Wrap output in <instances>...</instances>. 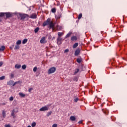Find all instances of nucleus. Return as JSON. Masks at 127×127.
Segmentation results:
<instances>
[{
    "instance_id": "1",
    "label": "nucleus",
    "mask_w": 127,
    "mask_h": 127,
    "mask_svg": "<svg viewBox=\"0 0 127 127\" xmlns=\"http://www.w3.org/2000/svg\"><path fill=\"white\" fill-rule=\"evenodd\" d=\"M46 25H49L50 29H52L53 30H54L55 24H54L53 21H51V19H50V18H48L46 21L43 22V26L45 27L46 26Z\"/></svg>"
},
{
    "instance_id": "2",
    "label": "nucleus",
    "mask_w": 127,
    "mask_h": 127,
    "mask_svg": "<svg viewBox=\"0 0 127 127\" xmlns=\"http://www.w3.org/2000/svg\"><path fill=\"white\" fill-rule=\"evenodd\" d=\"M56 71V67H51L48 70V74H53V73H55Z\"/></svg>"
},
{
    "instance_id": "3",
    "label": "nucleus",
    "mask_w": 127,
    "mask_h": 127,
    "mask_svg": "<svg viewBox=\"0 0 127 127\" xmlns=\"http://www.w3.org/2000/svg\"><path fill=\"white\" fill-rule=\"evenodd\" d=\"M48 110H49V107L46 106L41 108L39 111L40 112H44L45 111H48Z\"/></svg>"
},
{
    "instance_id": "4",
    "label": "nucleus",
    "mask_w": 127,
    "mask_h": 127,
    "mask_svg": "<svg viewBox=\"0 0 127 127\" xmlns=\"http://www.w3.org/2000/svg\"><path fill=\"white\" fill-rule=\"evenodd\" d=\"M40 42V43H42L43 44L46 43L47 41H46V39L45 38V37L41 38Z\"/></svg>"
},
{
    "instance_id": "5",
    "label": "nucleus",
    "mask_w": 127,
    "mask_h": 127,
    "mask_svg": "<svg viewBox=\"0 0 127 127\" xmlns=\"http://www.w3.org/2000/svg\"><path fill=\"white\" fill-rule=\"evenodd\" d=\"M57 44H58V45H60V44H62V38H61V37H58L57 39Z\"/></svg>"
},
{
    "instance_id": "6",
    "label": "nucleus",
    "mask_w": 127,
    "mask_h": 127,
    "mask_svg": "<svg viewBox=\"0 0 127 127\" xmlns=\"http://www.w3.org/2000/svg\"><path fill=\"white\" fill-rule=\"evenodd\" d=\"M21 19H25V18H28V15L26 14H23L20 15Z\"/></svg>"
},
{
    "instance_id": "7",
    "label": "nucleus",
    "mask_w": 127,
    "mask_h": 127,
    "mask_svg": "<svg viewBox=\"0 0 127 127\" xmlns=\"http://www.w3.org/2000/svg\"><path fill=\"white\" fill-rule=\"evenodd\" d=\"M81 52V50L80 49H77L75 50L74 53L75 56H78L79 54H80V52Z\"/></svg>"
},
{
    "instance_id": "8",
    "label": "nucleus",
    "mask_w": 127,
    "mask_h": 127,
    "mask_svg": "<svg viewBox=\"0 0 127 127\" xmlns=\"http://www.w3.org/2000/svg\"><path fill=\"white\" fill-rule=\"evenodd\" d=\"M7 85L8 86H13V80H10L7 82Z\"/></svg>"
},
{
    "instance_id": "9",
    "label": "nucleus",
    "mask_w": 127,
    "mask_h": 127,
    "mask_svg": "<svg viewBox=\"0 0 127 127\" xmlns=\"http://www.w3.org/2000/svg\"><path fill=\"white\" fill-rule=\"evenodd\" d=\"M15 69H20V68H21V65L19 64H16L15 65Z\"/></svg>"
},
{
    "instance_id": "10",
    "label": "nucleus",
    "mask_w": 127,
    "mask_h": 127,
    "mask_svg": "<svg viewBox=\"0 0 127 127\" xmlns=\"http://www.w3.org/2000/svg\"><path fill=\"white\" fill-rule=\"evenodd\" d=\"M71 40L72 41H76V40H77V37L75 36H73L71 37Z\"/></svg>"
},
{
    "instance_id": "11",
    "label": "nucleus",
    "mask_w": 127,
    "mask_h": 127,
    "mask_svg": "<svg viewBox=\"0 0 127 127\" xmlns=\"http://www.w3.org/2000/svg\"><path fill=\"white\" fill-rule=\"evenodd\" d=\"M71 34H72V32H69L65 36L64 38L66 39V38H68V37H70L71 36Z\"/></svg>"
},
{
    "instance_id": "12",
    "label": "nucleus",
    "mask_w": 127,
    "mask_h": 127,
    "mask_svg": "<svg viewBox=\"0 0 127 127\" xmlns=\"http://www.w3.org/2000/svg\"><path fill=\"white\" fill-rule=\"evenodd\" d=\"M70 120L72 122H74V121H76V117H75V116H70Z\"/></svg>"
},
{
    "instance_id": "13",
    "label": "nucleus",
    "mask_w": 127,
    "mask_h": 127,
    "mask_svg": "<svg viewBox=\"0 0 127 127\" xmlns=\"http://www.w3.org/2000/svg\"><path fill=\"white\" fill-rule=\"evenodd\" d=\"M19 96L21 98H24V97H25V94H23L22 92H19Z\"/></svg>"
},
{
    "instance_id": "14",
    "label": "nucleus",
    "mask_w": 127,
    "mask_h": 127,
    "mask_svg": "<svg viewBox=\"0 0 127 127\" xmlns=\"http://www.w3.org/2000/svg\"><path fill=\"white\" fill-rule=\"evenodd\" d=\"M30 17H31V18H36V17H37L36 14H35V13L32 14L31 15Z\"/></svg>"
},
{
    "instance_id": "15",
    "label": "nucleus",
    "mask_w": 127,
    "mask_h": 127,
    "mask_svg": "<svg viewBox=\"0 0 127 127\" xmlns=\"http://www.w3.org/2000/svg\"><path fill=\"white\" fill-rule=\"evenodd\" d=\"M4 14H5L6 17H10L11 16V14L10 13H4Z\"/></svg>"
},
{
    "instance_id": "16",
    "label": "nucleus",
    "mask_w": 127,
    "mask_h": 127,
    "mask_svg": "<svg viewBox=\"0 0 127 127\" xmlns=\"http://www.w3.org/2000/svg\"><path fill=\"white\" fill-rule=\"evenodd\" d=\"M77 63H81L82 62V58H78L76 60Z\"/></svg>"
},
{
    "instance_id": "17",
    "label": "nucleus",
    "mask_w": 127,
    "mask_h": 127,
    "mask_svg": "<svg viewBox=\"0 0 127 127\" xmlns=\"http://www.w3.org/2000/svg\"><path fill=\"white\" fill-rule=\"evenodd\" d=\"M14 112H15L14 110H13L11 112V115L12 116V117H13V119H14V118H15V116L14 115Z\"/></svg>"
},
{
    "instance_id": "18",
    "label": "nucleus",
    "mask_w": 127,
    "mask_h": 127,
    "mask_svg": "<svg viewBox=\"0 0 127 127\" xmlns=\"http://www.w3.org/2000/svg\"><path fill=\"white\" fill-rule=\"evenodd\" d=\"M5 49V47H4V46H2L0 48V51H3Z\"/></svg>"
},
{
    "instance_id": "19",
    "label": "nucleus",
    "mask_w": 127,
    "mask_h": 127,
    "mask_svg": "<svg viewBox=\"0 0 127 127\" xmlns=\"http://www.w3.org/2000/svg\"><path fill=\"white\" fill-rule=\"evenodd\" d=\"M2 115L3 118H5V117H6V114L5 113V111H2Z\"/></svg>"
},
{
    "instance_id": "20",
    "label": "nucleus",
    "mask_w": 127,
    "mask_h": 127,
    "mask_svg": "<svg viewBox=\"0 0 127 127\" xmlns=\"http://www.w3.org/2000/svg\"><path fill=\"white\" fill-rule=\"evenodd\" d=\"M59 37H61V36H63V35L64 34L63 32H59L58 33Z\"/></svg>"
},
{
    "instance_id": "21",
    "label": "nucleus",
    "mask_w": 127,
    "mask_h": 127,
    "mask_svg": "<svg viewBox=\"0 0 127 127\" xmlns=\"http://www.w3.org/2000/svg\"><path fill=\"white\" fill-rule=\"evenodd\" d=\"M78 45H79V44H78V43H75L73 45V48L75 49L76 48Z\"/></svg>"
},
{
    "instance_id": "22",
    "label": "nucleus",
    "mask_w": 127,
    "mask_h": 127,
    "mask_svg": "<svg viewBox=\"0 0 127 127\" xmlns=\"http://www.w3.org/2000/svg\"><path fill=\"white\" fill-rule=\"evenodd\" d=\"M16 44H17V45H20V44H21V40H18L16 42Z\"/></svg>"
},
{
    "instance_id": "23",
    "label": "nucleus",
    "mask_w": 127,
    "mask_h": 127,
    "mask_svg": "<svg viewBox=\"0 0 127 127\" xmlns=\"http://www.w3.org/2000/svg\"><path fill=\"white\" fill-rule=\"evenodd\" d=\"M79 71H80V69H78V68H77L75 70V71H74V75H76V74H77V73H78L79 72Z\"/></svg>"
},
{
    "instance_id": "24",
    "label": "nucleus",
    "mask_w": 127,
    "mask_h": 127,
    "mask_svg": "<svg viewBox=\"0 0 127 127\" xmlns=\"http://www.w3.org/2000/svg\"><path fill=\"white\" fill-rule=\"evenodd\" d=\"M27 42V39H24L22 41V44H25Z\"/></svg>"
},
{
    "instance_id": "25",
    "label": "nucleus",
    "mask_w": 127,
    "mask_h": 127,
    "mask_svg": "<svg viewBox=\"0 0 127 127\" xmlns=\"http://www.w3.org/2000/svg\"><path fill=\"white\" fill-rule=\"evenodd\" d=\"M39 30V28L37 27L36 29H35V30H34L35 33H37V32H38Z\"/></svg>"
},
{
    "instance_id": "26",
    "label": "nucleus",
    "mask_w": 127,
    "mask_h": 127,
    "mask_svg": "<svg viewBox=\"0 0 127 127\" xmlns=\"http://www.w3.org/2000/svg\"><path fill=\"white\" fill-rule=\"evenodd\" d=\"M52 12H53V13H55V12H56V8H52Z\"/></svg>"
},
{
    "instance_id": "27",
    "label": "nucleus",
    "mask_w": 127,
    "mask_h": 127,
    "mask_svg": "<svg viewBox=\"0 0 127 127\" xmlns=\"http://www.w3.org/2000/svg\"><path fill=\"white\" fill-rule=\"evenodd\" d=\"M17 49H19V46L18 45H16L14 48L15 50H16Z\"/></svg>"
},
{
    "instance_id": "28",
    "label": "nucleus",
    "mask_w": 127,
    "mask_h": 127,
    "mask_svg": "<svg viewBox=\"0 0 127 127\" xmlns=\"http://www.w3.org/2000/svg\"><path fill=\"white\" fill-rule=\"evenodd\" d=\"M4 79H5V76H2L1 77H0V80H4Z\"/></svg>"
},
{
    "instance_id": "29",
    "label": "nucleus",
    "mask_w": 127,
    "mask_h": 127,
    "mask_svg": "<svg viewBox=\"0 0 127 127\" xmlns=\"http://www.w3.org/2000/svg\"><path fill=\"white\" fill-rule=\"evenodd\" d=\"M51 114H52V111L48 112L47 114V117H49V116H51Z\"/></svg>"
},
{
    "instance_id": "30",
    "label": "nucleus",
    "mask_w": 127,
    "mask_h": 127,
    "mask_svg": "<svg viewBox=\"0 0 127 127\" xmlns=\"http://www.w3.org/2000/svg\"><path fill=\"white\" fill-rule=\"evenodd\" d=\"M22 69H23V70H25V69H26V65L24 64L22 66Z\"/></svg>"
},
{
    "instance_id": "31",
    "label": "nucleus",
    "mask_w": 127,
    "mask_h": 127,
    "mask_svg": "<svg viewBox=\"0 0 127 127\" xmlns=\"http://www.w3.org/2000/svg\"><path fill=\"white\" fill-rule=\"evenodd\" d=\"M32 127H35L36 126V123L33 122L31 124Z\"/></svg>"
},
{
    "instance_id": "32",
    "label": "nucleus",
    "mask_w": 127,
    "mask_h": 127,
    "mask_svg": "<svg viewBox=\"0 0 127 127\" xmlns=\"http://www.w3.org/2000/svg\"><path fill=\"white\" fill-rule=\"evenodd\" d=\"M14 98L13 96H11L9 98V101H10L11 102H12V101H13Z\"/></svg>"
},
{
    "instance_id": "33",
    "label": "nucleus",
    "mask_w": 127,
    "mask_h": 127,
    "mask_svg": "<svg viewBox=\"0 0 127 127\" xmlns=\"http://www.w3.org/2000/svg\"><path fill=\"white\" fill-rule=\"evenodd\" d=\"M2 16H4V13L3 12L0 13V17H2Z\"/></svg>"
},
{
    "instance_id": "34",
    "label": "nucleus",
    "mask_w": 127,
    "mask_h": 127,
    "mask_svg": "<svg viewBox=\"0 0 127 127\" xmlns=\"http://www.w3.org/2000/svg\"><path fill=\"white\" fill-rule=\"evenodd\" d=\"M81 17H82V13H80L78 15V19H81Z\"/></svg>"
},
{
    "instance_id": "35",
    "label": "nucleus",
    "mask_w": 127,
    "mask_h": 127,
    "mask_svg": "<svg viewBox=\"0 0 127 127\" xmlns=\"http://www.w3.org/2000/svg\"><path fill=\"white\" fill-rule=\"evenodd\" d=\"M33 71L34 72H36V71H37V67H36V66L34 67L33 68Z\"/></svg>"
},
{
    "instance_id": "36",
    "label": "nucleus",
    "mask_w": 127,
    "mask_h": 127,
    "mask_svg": "<svg viewBox=\"0 0 127 127\" xmlns=\"http://www.w3.org/2000/svg\"><path fill=\"white\" fill-rule=\"evenodd\" d=\"M68 52H69V49H65L64 51V53H67Z\"/></svg>"
},
{
    "instance_id": "37",
    "label": "nucleus",
    "mask_w": 127,
    "mask_h": 127,
    "mask_svg": "<svg viewBox=\"0 0 127 127\" xmlns=\"http://www.w3.org/2000/svg\"><path fill=\"white\" fill-rule=\"evenodd\" d=\"M74 101L75 103H77V102H78L79 101V98H76L74 99Z\"/></svg>"
},
{
    "instance_id": "38",
    "label": "nucleus",
    "mask_w": 127,
    "mask_h": 127,
    "mask_svg": "<svg viewBox=\"0 0 127 127\" xmlns=\"http://www.w3.org/2000/svg\"><path fill=\"white\" fill-rule=\"evenodd\" d=\"M73 81H78V78L77 77H74V78H73Z\"/></svg>"
},
{
    "instance_id": "39",
    "label": "nucleus",
    "mask_w": 127,
    "mask_h": 127,
    "mask_svg": "<svg viewBox=\"0 0 127 127\" xmlns=\"http://www.w3.org/2000/svg\"><path fill=\"white\" fill-rule=\"evenodd\" d=\"M5 127H11L9 124H7L4 125Z\"/></svg>"
},
{
    "instance_id": "40",
    "label": "nucleus",
    "mask_w": 127,
    "mask_h": 127,
    "mask_svg": "<svg viewBox=\"0 0 127 127\" xmlns=\"http://www.w3.org/2000/svg\"><path fill=\"white\" fill-rule=\"evenodd\" d=\"M10 77L12 79V78L14 77V74H13V73H11Z\"/></svg>"
},
{
    "instance_id": "41",
    "label": "nucleus",
    "mask_w": 127,
    "mask_h": 127,
    "mask_svg": "<svg viewBox=\"0 0 127 127\" xmlns=\"http://www.w3.org/2000/svg\"><path fill=\"white\" fill-rule=\"evenodd\" d=\"M32 90H33V88H30L29 89L28 92H29V93H30V92H31V91H32Z\"/></svg>"
},
{
    "instance_id": "42",
    "label": "nucleus",
    "mask_w": 127,
    "mask_h": 127,
    "mask_svg": "<svg viewBox=\"0 0 127 127\" xmlns=\"http://www.w3.org/2000/svg\"><path fill=\"white\" fill-rule=\"evenodd\" d=\"M3 64V62H0V67H1V66H2Z\"/></svg>"
},
{
    "instance_id": "43",
    "label": "nucleus",
    "mask_w": 127,
    "mask_h": 127,
    "mask_svg": "<svg viewBox=\"0 0 127 127\" xmlns=\"http://www.w3.org/2000/svg\"><path fill=\"white\" fill-rule=\"evenodd\" d=\"M17 84V81L15 82L14 83H13V87L15 86Z\"/></svg>"
},
{
    "instance_id": "44",
    "label": "nucleus",
    "mask_w": 127,
    "mask_h": 127,
    "mask_svg": "<svg viewBox=\"0 0 127 127\" xmlns=\"http://www.w3.org/2000/svg\"><path fill=\"white\" fill-rule=\"evenodd\" d=\"M52 127H57V124H53L52 126Z\"/></svg>"
},
{
    "instance_id": "45",
    "label": "nucleus",
    "mask_w": 127,
    "mask_h": 127,
    "mask_svg": "<svg viewBox=\"0 0 127 127\" xmlns=\"http://www.w3.org/2000/svg\"><path fill=\"white\" fill-rule=\"evenodd\" d=\"M17 84H21L22 83V82L20 81H17Z\"/></svg>"
},
{
    "instance_id": "46",
    "label": "nucleus",
    "mask_w": 127,
    "mask_h": 127,
    "mask_svg": "<svg viewBox=\"0 0 127 127\" xmlns=\"http://www.w3.org/2000/svg\"><path fill=\"white\" fill-rule=\"evenodd\" d=\"M2 106H5L6 103H3L1 104Z\"/></svg>"
},
{
    "instance_id": "47",
    "label": "nucleus",
    "mask_w": 127,
    "mask_h": 127,
    "mask_svg": "<svg viewBox=\"0 0 127 127\" xmlns=\"http://www.w3.org/2000/svg\"><path fill=\"white\" fill-rule=\"evenodd\" d=\"M82 123H83V121H79L78 124H82Z\"/></svg>"
},
{
    "instance_id": "48",
    "label": "nucleus",
    "mask_w": 127,
    "mask_h": 127,
    "mask_svg": "<svg viewBox=\"0 0 127 127\" xmlns=\"http://www.w3.org/2000/svg\"><path fill=\"white\" fill-rule=\"evenodd\" d=\"M60 17H61V15H60V16H57V18H60Z\"/></svg>"
},
{
    "instance_id": "49",
    "label": "nucleus",
    "mask_w": 127,
    "mask_h": 127,
    "mask_svg": "<svg viewBox=\"0 0 127 127\" xmlns=\"http://www.w3.org/2000/svg\"><path fill=\"white\" fill-rule=\"evenodd\" d=\"M10 49H12V47H10Z\"/></svg>"
},
{
    "instance_id": "50",
    "label": "nucleus",
    "mask_w": 127,
    "mask_h": 127,
    "mask_svg": "<svg viewBox=\"0 0 127 127\" xmlns=\"http://www.w3.org/2000/svg\"><path fill=\"white\" fill-rule=\"evenodd\" d=\"M27 127H31V126H28Z\"/></svg>"
},
{
    "instance_id": "51",
    "label": "nucleus",
    "mask_w": 127,
    "mask_h": 127,
    "mask_svg": "<svg viewBox=\"0 0 127 127\" xmlns=\"http://www.w3.org/2000/svg\"><path fill=\"white\" fill-rule=\"evenodd\" d=\"M14 102H16V101L14 100Z\"/></svg>"
}]
</instances>
